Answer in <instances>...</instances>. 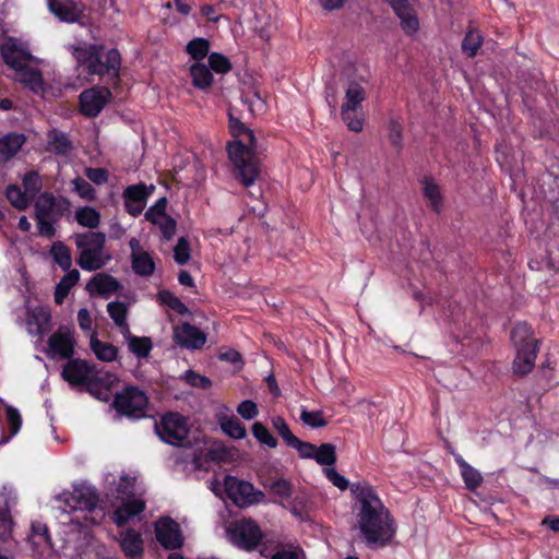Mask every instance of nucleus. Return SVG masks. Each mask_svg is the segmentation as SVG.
Segmentation results:
<instances>
[{
	"instance_id": "nucleus-1",
	"label": "nucleus",
	"mask_w": 559,
	"mask_h": 559,
	"mask_svg": "<svg viewBox=\"0 0 559 559\" xmlns=\"http://www.w3.org/2000/svg\"><path fill=\"white\" fill-rule=\"evenodd\" d=\"M350 490L358 503L356 527L367 545L383 547L390 544L396 533L395 521L374 489L367 483H357Z\"/></svg>"
},
{
	"instance_id": "nucleus-2",
	"label": "nucleus",
	"mask_w": 559,
	"mask_h": 559,
	"mask_svg": "<svg viewBox=\"0 0 559 559\" xmlns=\"http://www.w3.org/2000/svg\"><path fill=\"white\" fill-rule=\"evenodd\" d=\"M229 129L235 140L228 144V156L237 177L250 187L258 179L261 166L254 154L257 141L253 131L239 119L229 116Z\"/></svg>"
},
{
	"instance_id": "nucleus-3",
	"label": "nucleus",
	"mask_w": 559,
	"mask_h": 559,
	"mask_svg": "<svg viewBox=\"0 0 559 559\" xmlns=\"http://www.w3.org/2000/svg\"><path fill=\"white\" fill-rule=\"evenodd\" d=\"M0 55L3 62L14 71L16 81L35 94L44 93L40 60L32 55L27 43L7 37L0 43Z\"/></svg>"
},
{
	"instance_id": "nucleus-4",
	"label": "nucleus",
	"mask_w": 559,
	"mask_h": 559,
	"mask_svg": "<svg viewBox=\"0 0 559 559\" xmlns=\"http://www.w3.org/2000/svg\"><path fill=\"white\" fill-rule=\"evenodd\" d=\"M60 499L64 502V512H73L70 522L81 528L98 525L105 518L104 511L97 509L98 495L91 485H75L71 492L62 493Z\"/></svg>"
},
{
	"instance_id": "nucleus-5",
	"label": "nucleus",
	"mask_w": 559,
	"mask_h": 559,
	"mask_svg": "<svg viewBox=\"0 0 559 559\" xmlns=\"http://www.w3.org/2000/svg\"><path fill=\"white\" fill-rule=\"evenodd\" d=\"M135 481V477L127 474L120 475L118 483L115 474L108 473L105 476V483L109 489L114 491L117 499L121 500V504L111 515V520L117 526H123L145 510V501L133 495Z\"/></svg>"
},
{
	"instance_id": "nucleus-6",
	"label": "nucleus",
	"mask_w": 559,
	"mask_h": 559,
	"mask_svg": "<svg viewBox=\"0 0 559 559\" xmlns=\"http://www.w3.org/2000/svg\"><path fill=\"white\" fill-rule=\"evenodd\" d=\"M74 57L90 74L108 75L118 79L121 67V56L117 49L104 51L102 45H84L75 48Z\"/></svg>"
},
{
	"instance_id": "nucleus-7",
	"label": "nucleus",
	"mask_w": 559,
	"mask_h": 559,
	"mask_svg": "<svg viewBox=\"0 0 559 559\" xmlns=\"http://www.w3.org/2000/svg\"><path fill=\"white\" fill-rule=\"evenodd\" d=\"M62 377L72 385L86 384L92 394L107 399L110 386L116 381L112 374L102 377L85 360L72 359L63 367Z\"/></svg>"
},
{
	"instance_id": "nucleus-8",
	"label": "nucleus",
	"mask_w": 559,
	"mask_h": 559,
	"mask_svg": "<svg viewBox=\"0 0 559 559\" xmlns=\"http://www.w3.org/2000/svg\"><path fill=\"white\" fill-rule=\"evenodd\" d=\"M79 251L76 262L84 271L93 272L103 269L111 255L106 252V236L99 231L79 233L73 236Z\"/></svg>"
},
{
	"instance_id": "nucleus-9",
	"label": "nucleus",
	"mask_w": 559,
	"mask_h": 559,
	"mask_svg": "<svg viewBox=\"0 0 559 559\" xmlns=\"http://www.w3.org/2000/svg\"><path fill=\"white\" fill-rule=\"evenodd\" d=\"M512 343L516 355L513 361V370L516 374L530 373L536 361L538 353V341L534 336L532 328L524 323H518L511 333Z\"/></svg>"
},
{
	"instance_id": "nucleus-10",
	"label": "nucleus",
	"mask_w": 559,
	"mask_h": 559,
	"mask_svg": "<svg viewBox=\"0 0 559 559\" xmlns=\"http://www.w3.org/2000/svg\"><path fill=\"white\" fill-rule=\"evenodd\" d=\"M155 431L162 441L181 445L189 433L187 418L178 413H168L155 425Z\"/></svg>"
},
{
	"instance_id": "nucleus-11",
	"label": "nucleus",
	"mask_w": 559,
	"mask_h": 559,
	"mask_svg": "<svg viewBox=\"0 0 559 559\" xmlns=\"http://www.w3.org/2000/svg\"><path fill=\"white\" fill-rule=\"evenodd\" d=\"M227 534L234 545L246 550L254 549L263 537L260 527L252 520H241L231 523Z\"/></svg>"
},
{
	"instance_id": "nucleus-12",
	"label": "nucleus",
	"mask_w": 559,
	"mask_h": 559,
	"mask_svg": "<svg viewBox=\"0 0 559 559\" xmlns=\"http://www.w3.org/2000/svg\"><path fill=\"white\" fill-rule=\"evenodd\" d=\"M148 404L146 394L134 386H128L115 396L114 405L120 414L140 418L144 416Z\"/></svg>"
},
{
	"instance_id": "nucleus-13",
	"label": "nucleus",
	"mask_w": 559,
	"mask_h": 559,
	"mask_svg": "<svg viewBox=\"0 0 559 559\" xmlns=\"http://www.w3.org/2000/svg\"><path fill=\"white\" fill-rule=\"evenodd\" d=\"M225 489L234 503L241 508L261 502L264 498L263 492L254 490L252 484L234 476L225 478Z\"/></svg>"
},
{
	"instance_id": "nucleus-14",
	"label": "nucleus",
	"mask_w": 559,
	"mask_h": 559,
	"mask_svg": "<svg viewBox=\"0 0 559 559\" xmlns=\"http://www.w3.org/2000/svg\"><path fill=\"white\" fill-rule=\"evenodd\" d=\"M74 331L69 326H60L48 340L47 354L50 357L70 358L74 353Z\"/></svg>"
},
{
	"instance_id": "nucleus-15",
	"label": "nucleus",
	"mask_w": 559,
	"mask_h": 559,
	"mask_svg": "<svg viewBox=\"0 0 559 559\" xmlns=\"http://www.w3.org/2000/svg\"><path fill=\"white\" fill-rule=\"evenodd\" d=\"M155 536L166 549H177L183 544L179 524L168 516L160 518L155 522Z\"/></svg>"
},
{
	"instance_id": "nucleus-16",
	"label": "nucleus",
	"mask_w": 559,
	"mask_h": 559,
	"mask_svg": "<svg viewBox=\"0 0 559 559\" xmlns=\"http://www.w3.org/2000/svg\"><path fill=\"white\" fill-rule=\"evenodd\" d=\"M111 93L107 87H92L81 93L80 104L82 114L96 117L110 100Z\"/></svg>"
},
{
	"instance_id": "nucleus-17",
	"label": "nucleus",
	"mask_w": 559,
	"mask_h": 559,
	"mask_svg": "<svg viewBox=\"0 0 559 559\" xmlns=\"http://www.w3.org/2000/svg\"><path fill=\"white\" fill-rule=\"evenodd\" d=\"M131 250V266L135 274L144 277L151 276L155 271V262L152 254L142 248L136 238L129 241Z\"/></svg>"
},
{
	"instance_id": "nucleus-18",
	"label": "nucleus",
	"mask_w": 559,
	"mask_h": 559,
	"mask_svg": "<svg viewBox=\"0 0 559 559\" xmlns=\"http://www.w3.org/2000/svg\"><path fill=\"white\" fill-rule=\"evenodd\" d=\"M69 206L70 203L67 199H57L51 193L44 192L35 201V215L36 217L58 218Z\"/></svg>"
},
{
	"instance_id": "nucleus-19",
	"label": "nucleus",
	"mask_w": 559,
	"mask_h": 559,
	"mask_svg": "<svg viewBox=\"0 0 559 559\" xmlns=\"http://www.w3.org/2000/svg\"><path fill=\"white\" fill-rule=\"evenodd\" d=\"M393 9L401 21L403 31L414 35L419 28V21L409 0H384Z\"/></svg>"
},
{
	"instance_id": "nucleus-20",
	"label": "nucleus",
	"mask_w": 559,
	"mask_h": 559,
	"mask_svg": "<svg viewBox=\"0 0 559 559\" xmlns=\"http://www.w3.org/2000/svg\"><path fill=\"white\" fill-rule=\"evenodd\" d=\"M150 191L144 183L128 186L123 191L126 211L132 216H139L145 205Z\"/></svg>"
},
{
	"instance_id": "nucleus-21",
	"label": "nucleus",
	"mask_w": 559,
	"mask_h": 559,
	"mask_svg": "<svg viewBox=\"0 0 559 559\" xmlns=\"http://www.w3.org/2000/svg\"><path fill=\"white\" fill-rule=\"evenodd\" d=\"M49 11L61 22L75 23L83 16V7L72 0H47Z\"/></svg>"
},
{
	"instance_id": "nucleus-22",
	"label": "nucleus",
	"mask_w": 559,
	"mask_h": 559,
	"mask_svg": "<svg viewBox=\"0 0 559 559\" xmlns=\"http://www.w3.org/2000/svg\"><path fill=\"white\" fill-rule=\"evenodd\" d=\"M174 338L180 346L192 349L201 348L206 342V335L190 323H182L176 326Z\"/></svg>"
},
{
	"instance_id": "nucleus-23",
	"label": "nucleus",
	"mask_w": 559,
	"mask_h": 559,
	"mask_svg": "<svg viewBox=\"0 0 559 559\" xmlns=\"http://www.w3.org/2000/svg\"><path fill=\"white\" fill-rule=\"evenodd\" d=\"M343 90L345 98L342 106H359L367 97L366 82L362 78H352L349 74L343 75Z\"/></svg>"
},
{
	"instance_id": "nucleus-24",
	"label": "nucleus",
	"mask_w": 559,
	"mask_h": 559,
	"mask_svg": "<svg viewBox=\"0 0 559 559\" xmlns=\"http://www.w3.org/2000/svg\"><path fill=\"white\" fill-rule=\"evenodd\" d=\"M216 418L223 432L230 438L240 440L247 436L246 427L230 413L227 406L219 407Z\"/></svg>"
},
{
	"instance_id": "nucleus-25",
	"label": "nucleus",
	"mask_w": 559,
	"mask_h": 559,
	"mask_svg": "<svg viewBox=\"0 0 559 559\" xmlns=\"http://www.w3.org/2000/svg\"><path fill=\"white\" fill-rule=\"evenodd\" d=\"M120 288L119 282L107 273H97L86 284L85 289L91 296H104L116 293Z\"/></svg>"
},
{
	"instance_id": "nucleus-26",
	"label": "nucleus",
	"mask_w": 559,
	"mask_h": 559,
	"mask_svg": "<svg viewBox=\"0 0 559 559\" xmlns=\"http://www.w3.org/2000/svg\"><path fill=\"white\" fill-rule=\"evenodd\" d=\"M50 323V314L48 310L43 307H35L27 311L26 325L31 335L44 334Z\"/></svg>"
},
{
	"instance_id": "nucleus-27",
	"label": "nucleus",
	"mask_w": 559,
	"mask_h": 559,
	"mask_svg": "<svg viewBox=\"0 0 559 559\" xmlns=\"http://www.w3.org/2000/svg\"><path fill=\"white\" fill-rule=\"evenodd\" d=\"M120 547L124 555L131 559L141 558L143 555V539L135 530H126L120 533Z\"/></svg>"
},
{
	"instance_id": "nucleus-28",
	"label": "nucleus",
	"mask_w": 559,
	"mask_h": 559,
	"mask_svg": "<svg viewBox=\"0 0 559 559\" xmlns=\"http://www.w3.org/2000/svg\"><path fill=\"white\" fill-rule=\"evenodd\" d=\"M456 464L461 469V476L464 480L465 487L474 491L483 483V476L478 469L469 465L461 455L454 456Z\"/></svg>"
},
{
	"instance_id": "nucleus-29",
	"label": "nucleus",
	"mask_w": 559,
	"mask_h": 559,
	"mask_svg": "<svg viewBox=\"0 0 559 559\" xmlns=\"http://www.w3.org/2000/svg\"><path fill=\"white\" fill-rule=\"evenodd\" d=\"M90 346L97 359L102 361L111 362L118 356V348L110 343L99 341L95 332L91 335Z\"/></svg>"
},
{
	"instance_id": "nucleus-30",
	"label": "nucleus",
	"mask_w": 559,
	"mask_h": 559,
	"mask_svg": "<svg viewBox=\"0 0 559 559\" xmlns=\"http://www.w3.org/2000/svg\"><path fill=\"white\" fill-rule=\"evenodd\" d=\"M25 136L19 133H10L0 139V160H9L22 147Z\"/></svg>"
},
{
	"instance_id": "nucleus-31",
	"label": "nucleus",
	"mask_w": 559,
	"mask_h": 559,
	"mask_svg": "<svg viewBox=\"0 0 559 559\" xmlns=\"http://www.w3.org/2000/svg\"><path fill=\"white\" fill-rule=\"evenodd\" d=\"M129 350L139 359L148 357L152 350V341L146 336H134L129 331V334H122Z\"/></svg>"
},
{
	"instance_id": "nucleus-32",
	"label": "nucleus",
	"mask_w": 559,
	"mask_h": 559,
	"mask_svg": "<svg viewBox=\"0 0 559 559\" xmlns=\"http://www.w3.org/2000/svg\"><path fill=\"white\" fill-rule=\"evenodd\" d=\"M341 116L350 131L360 132L364 128L362 107L341 106Z\"/></svg>"
},
{
	"instance_id": "nucleus-33",
	"label": "nucleus",
	"mask_w": 559,
	"mask_h": 559,
	"mask_svg": "<svg viewBox=\"0 0 559 559\" xmlns=\"http://www.w3.org/2000/svg\"><path fill=\"white\" fill-rule=\"evenodd\" d=\"M421 186L423 193L425 198L429 201L431 209L435 212H440L443 203L440 187L437 185L435 179L430 177H425L421 180Z\"/></svg>"
},
{
	"instance_id": "nucleus-34",
	"label": "nucleus",
	"mask_w": 559,
	"mask_h": 559,
	"mask_svg": "<svg viewBox=\"0 0 559 559\" xmlns=\"http://www.w3.org/2000/svg\"><path fill=\"white\" fill-rule=\"evenodd\" d=\"M107 312L121 334H129L130 326L127 322L128 307L120 301H111L107 305Z\"/></svg>"
},
{
	"instance_id": "nucleus-35",
	"label": "nucleus",
	"mask_w": 559,
	"mask_h": 559,
	"mask_svg": "<svg viewBox=\"0 0 559 559\" xmlns=\"http://www.w3.org/2000/svg\"><path fill=\"white\" fill-rule=\"evenodd\" d=\"M79 280L80 272L76 269L68 271V273L60 280L55 290V301L58 305L63 302L71 288L79 282Z\"/></svg>"
},
{
	"instance_id": "nucleus-36",
	"label": "nucleus",
	"mask_w": 559,
	"mask_h": 559,
	"mask_svg": "<svg viewBox=\"0 0 559 559\" xmlns=\"http://www.w3.org/2000/svg\"><path fill=\"white\" fill-rule=\"evenodd\" d=\"M74 218L79 225L90 229H95L100 224V213L92 206L78 207Z\"/></svg>"
},
{
	"instance_id": "nucleus-37",
	"label": "nucleus",
	"mask_w": 559,
	"mask_h": 559,
	"mask_svg": "<svg viewBox=\"0 0 559 559\" xmlns=\"http://www.w3.org/2000/svg\"><path fill=\"white\" fill-rule=\"evenodd\" d=\"M192 76V84L200 88L205 90L212 85L213 75L211 70L203 63L195 62L190 67Z\"/></svg>"
},
{
	"instance_id": "nucleus-38",
	"label": "nucleus",
	"mask_w": 559,
	"mask_h": 559,
	"mask_svg": "<svg viewBox=\"0 0 559 559\" xmlns=\"http://www.w3.org/2000/svg\"><path fill=\"white\" fill-rule=\"evenodd\" d=\"M50 257L63 271L72 270V255L70 249L61 241H56L50 248Z\"/></svg>"
},
{
	"instance_id": "nucleus-39",
	"label": "nucleus",
	"mask_w": 559,
	"mask_h": 559,
	"mask_svg": "<svg viewBox=\"0 0 559 559\" xmlns=\"http://www.w3.org/2000/svg\"><path fill=\"white\" fill-rule=\"evenodd\" d=\"M7 421L10 429V432L5 435L1 433L0 444H5L9 442L11 438H13L21 429L22 426V417L16 408L13 406L7 407Z\"/></svg>"
},
{
	"instance_id": "nucleus-40",
	"label": "nucleus",
	"mask_w": 559,
	"mask_h": 559,
	"mask_svg": "<svg viewBox=\"0 0 559 559\" xmlns=\"http://www.w3.org/2000/svg\"><path fill=\"white\" fill-rule=\"evenodd\" d=\"M481 44L483 36L479 31L469 29L462 41V50L467 57L473 58L477 55Z\"/></svg>"
},
{
	"instance_id": "nucleus-41",
	"label": "nucleus",
	"mask_w": 559,
	"mask_h": 559,
	"mask_svg": "<svg viewBox=\"0 0 559 559\" xmlns=\"http://www.w3.org/2000/svg\"><path fill=\"white\" fill-rule=\"evenodd\" d=\"M7 198L10 203L19 210L26 209L33 199L27 192H23L17 186H11L7 189Z\"/></svg>"
},
{
	"instance_id": "nucleus-42",
	"label": "nucleus",
	"mask_w": 559,
	"mask_h": 559,
	"mask_svg": "<svg viewBox=\"0 0 559 559\" xmlns=\"http://www.w3.org/2000/svg\"><path fill=\"white\" fill-rule=\"evenodd\" d=\"M48 148L56 154L63 155L71 150V143L64 133L52 131L49 134Z\"/></svg>"
},
{
	"instance_id": "nucleus-43",
	"label": "nucleus",
	"mask_w": 559,
	"mask_h": 559,
	"mask_svg": "<svg viewBox=\"0 0 559 559\" xmlns=\"http://www.w3.org/2000/svg\"><path fill=\"white\" fill-rule=\"evenodd\" d=\"M313 460L320 465L331 466L336 462L335 447L331 443H323L316 447Z\"/></svg>"
},
{
	"instance_id": "nucleus-44",
	"label": "nucleus",
	"mask_w": 559,
	"mask_h": 559,
	"mask_svg": "<svg viewBox=\"0 0 559 559\" xmlns=\"http://www.w3.org/2000/svg\"><path fill=\"white\" fill-rule=\"evenodd\" d=\"M186 50L193 59L201 60L209 53L210 43L205 38L198 37L187 44Z\"/></svg>"
},
{
	"instance_id": "nucleus-45",
	"label": "nucleus",
	"mask_w": 559,
	"mask_h": 559,
	"mask_svg": "<svg viewBox=\"0 0 559 559\" xmlns=\"http://www.w3.org/2000/svg\"><path fill=\"white\" fill-rule=\"evenodd\" d=\"M31 540L37 546L50 545L47 525L41 522H33Z\"/></svg>"
},
{
	"instance_id": "nucleus-46",
	"label": "nucleus",
	"mask_w": 559,
	"mask_h": 559,
	"mask_svg": "<svg viewBox=\"0 0 559 559\" xmlns=\"http://www.w3.org/2000/svg\"><path fill=\"white\" fill-rule=\"evenodd\" d=\"M252 433L254 438L262 444H265L270 448H275L277 444L276 439L271 435L269 429L261 423L253 424Z\"/></svg>"
},
{
	"instance_id": "nucleus-47",
	"label": "nucleus",
	"mask_w": 559,
	"mask_h": 559,
	"mask_svg": "<svg viewBox=\"0 0 559 559\" xmlns=\"http://www.w3.org/2000/svg\"><path fill=\"white\" fill-rule=\"evenodd\" d=\"M242 100L246 105H248L249 110L252 114L260 112L264 109V100L260 96L259 92L254 88H250L242 96Z\"/></svg>"
},
{
	"instance_id": "nucleus-48",
	"label": "nucleus",
	"mask_w": 559,
	"mask_h": 559,
	"mask_svg": "<svg viewBox=\"0 0 559 559\" xmlns=\"http://www.w3.org/2000/svg\"><path fill=\"white\" fill-rule=\"evenodd\" d=\"M74 191L84 200L93 201L96 198L95 189L83 178H75L72 181Z\"/></svg>"
},
{
	"instance_id": "nucleus-49",
	"label": "nucleus",
	"mask_w": 559,
	"mask_h": 559,
	"mask_svg": "<svg viewBox=\"0 0 559 559\" xmlns=\"http://www.w3.org/2000/svg\"><path fill=\"white\" fill-rule=\"evenodd\" d=\"M158 296L163 304L167 305L176 312L183 314L188 311V308L186 307V305L170 292H168V290L160 292L158 294Z\"/></svg>"
},
{
	"instance_id": "nucleus-50",
	"label": "nucleus",
	"mask_w": 559,
	"mask_h": 559,
	"mask_svg": "<svg viewBox=\"0 0 559 559\" xmlns=\"http://www.w3.org/2000/svg\"><path fill=\"white\" fill-rule=\"evenodd\" d=\"M23 187L32 198L41 189V179L36 171H29L23 177Z\"/></svg>"
},
{
	"instance_id": "nucleus-51",
	"label": "nucleus",
	"mask_w": 559,
	"mask_h": 559,
	"mask_svg": "<svg viewBox=\"0 0 559 559\" xmlns=\"http://www.w3.org/2000/svg\"><path fill=\"white\" fill-rule=\"evenodd\" d=\"M209 63L211 69L222 74L227 73L231 69L229 60L224 55L217 52L210 55Z\"/></svg>"
},
{
	"instance_id": "nucleus-52",
	"label": "nucleus",
	"mask_w": 559,
	"mask_h": 559,
	"mask_svg": "<svg viewBox=\"0 0 559 559\" xmlns=\"http://www.w3.org/2000/svg\"><path fill=\"white\" fill-rule=\"evenodd\" d=\"M154 225L159 228L163 237L167 240L171 239L176 234L177 224L169 216H159Z\"/></svg>"
},
{
	"instance_id": "nucleus-53",
	"label": "nucleus",
	"mask_w": 559,
	"mask_h": 559,
	"mask_svg": "<svg viewBox=\"0 0 559 559\" xmlns=\"http://www.w3.org/2000/svg\"><path fill=\"white\" fill-rule=\"evenodd\" d=\"M300 419L305 425L312 428L324 427L328 424L321 412H308L304 409L300 414Z\"/></svg>"
},
{
	"instance_id": "nucleus-54",
	"label": "nucleus",
	"mask_w": 559,
	"mask_h": 559,
	"mask_svg": "<svg viewBox=\"0 0 559 559\" xmlns=\"http://www.w3.org/2000/svg\"><path fill=\"white\" fill-rule=\"evenodd\" d=\"M389 139L390 142L396 146L401 147L403 142V134H402V124L399 121V119L391 117L389 120Z\"/></svg>"
},
{
	"instance_id": "nucleus-55",
	"label": "nucleus",
	"mask_w": 559,
	"mask_h": 559,
	"mask_svg": "<svg viewBox=\"0 0 559 559\" xmlns=\"http://www.w3.org/2000/svg\"><path fill=\"white\" fill-rule=\"evenodd\" d=\"M175 261L182 265L186 264L190 259V246L185 238H180L174 249Z\"/></svg>"
},
{
	"instance_id": "nucleus-56",
	"label": "nucleus",
	"mask_w": 559,
	"mask_h": 559,
	"mask_svg": "<svg viewBox=\"0 0 559 559\" xmlns=\"http://www.w3.org/2000/svg\"><path fill=\"white\" fill-rule=\"evenodd\" d=\"M290 448L296 449L300 456L304 459H313L316 445L309 442L301 441L299 438L295 437L294 440L288 444Z\"/></svg>"
},
{
	"instance_id": "nucleus-57",
	"label": "nucleus",
	"mask_w": 559,
	"mask_h": 559,
	"mask_svg": "<svg viewBox=\"0 0 559 559\" xmlns=\"http://www.w3.org/2000/svg\"><path fill=\"white\" fill-rule=\"evenodd\" d=\"M272 425L274 429L278 432V435L283 438V440L288 445L296 436L293 435L285 419L282 417L272 418Z\"/></svg>"
},
{
	"instance_id": "nucleus-58",
	"label": "nucleus",
	"mask_w": 559,
	"mask_h": 559,
	"mask_svg": "<svg viewBox=\"0 0 559 559\" xmlns=\"http://www.w3.org/2000/svg\"><path fill=\"white\" fill-rule=\"evenodd\" d=\"M237 413L246 420L257 417L259 411L257 404L251 400H245L237 406Z\"/></svg>"
},
{
	"instance_id": "nucleus-59",
	"label": "nucleus",
	"mask_w": 559,
	"mask_h": 559,
	"mask_svg": "<svg viewBox=\"0 0 559 559\" xmlns=\"http://www.w3.org/2000/svg\"><path fill=\"white\" fill-rule=\"evenodd\" d=\"M271 492L280 500L286 499L292 493V486L285 479H278L271 485Z\"/></svg>"
},
{
	"instance_id": "nucleus-60",
	"label": "nucleus",
	"mask_w": 559,
	"mask_h": 559,
	"mask_svg": "<svg viewBox=\"0 0 559 559\" xmlns=\"http://www.w3.org/2000/svg\"><path fill=\"white\" fill-rule=\"evenodd\" d=\"M12 537V521L8 513H0V542L10 543Z\"/></svg>"
},
{
	"instance_id": "nucleus-61",
	"label": "nucleus",
	"mask_w": 559,
	"mask_h": 559,
	"mask_svg": "<svg viewBox=\"0 0 559 559\" xmlns=\"http://www.w3.org/2000/svg\"><path fill=\"white\" fill-rule=\"evenodd\" d=\"M55 217H36L37 228L40 236L46 238H52L56 234L52 219Z\"/></svg>"
},
{
	"instance_id": "nucleus-62",
	"label": "nucleus",
	"mask_w": 559,
	"mask_h": 559,
	"mask_svg": "<svg viewBox=\"0 0 559 559\" xmlns=\"http://www.w3.org/2000/svg\"><path fill=\"white\" fill-rule=\"evenodd\" d=\"M183 379L187 381V383H189L191 386H195V388H202V389H207L211 386V381L209 378L204 377V376H201V374H198L195 373L194 371L192 370H188L186 373H185V377Z\"/></svg>"
},
{
	"instance_id": "nucleus-63",
	"label": "nucleus",
	"mask_w": 559,
	"mask_h": 559,
	"mask_svg": "<svg viewBox=\"0 0 559 559\" xmlns=\"http://www.w3.org/2000/svg\"><path fill=\"white\" fill-rule=\"evenodd\" d=\"M165 209H166V199L163 198V199L158 200L155 205L151 206L145 212V218L148 222H151L152 224H155L159 216H167L165 213Z\"/></svg>"
},
{
	"instance_id": "nucleus-64",
	"label": "nucleus",
	"mask_w": 559,
	"mask_h": 559,
	"mask_svg": "<svg viewBox=\"0 0 559 559\" xmlns=\"http://www.w3.org/2000/svg\"><path fill=\"white\" fill-rule=\"evenodd\" d=\"M271 559H306L302 549L295 547L276 551Z\"/></svg>"
}]
</instances>
